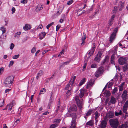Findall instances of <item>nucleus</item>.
<instances>
[{"label":"nucleus","mask_w":128,"mask_h":128,"mask_svg":"<svg viewBox=\"0 0 128 128\" xmlns=\"http://www.w3.org/2000/svg\"><path fill=\"white\" fill-rule=\"evenodd\" d=\"M103 68L102 66L99 67L95 73V76L96 77H98L102 73Z\"/></svg>","instance_id":"423d86ee"},{"label":"nucleus","mask_w":128,"mask_h":128,"mask_svg":"<svg viewBox=\"0 0 128 128\" xmlns=\"http://www.w3.org/2000/svg\"><path fill=\"white\" fill-rule=\"evenodd\" d=\"M114 9L113 10V12L114 13H116L117 11V7L116 6H115L114 7Z\"/></svg>","instance_id":"3c124183"},{"label":"nucleus","mask_w":128,"mask_h":128,"mask_svg":"<svg viewBox=\"0 0 128 128\" xmlns=\"http://www.w3.org/2000/svg\"><path fill=\"white\" fill-rule=\"evenodd\" d=\"M93 121L92 120H90L89 121L87 122L86 123V125L90 126H92L93 125Z\"/></svg>","instance_id":"cd10ccee"},{"label":"nucleus","mask_w":128,"mask_h":128,"mask_svg":"<svg viewBox=\"0 0 128 128\" xmlns=\"http://www.w3.org/2000/svg\"><path fill=\"white\" fill-rule=\"evenodd\" d=\"M119 91L120 92L124 90V87L120 86H119Z\"/></svg>","instance_id":"603ef678"},{"label":"nucleus","mask_w":128,"mask_h":128,"mask_svg":"<svg viewBox=\"0 0 128 128\" xmlns=\"http://www.w3.org/2000/svg\"><path fill=\"white\" fill-rule=\"evenodd\" d=\"M6 36L4 35H1L0 38V42H2V43L6 40Z\"/></svg>","instance_id":"393cba45"},{"label":"nucleus","mask_w":128,"mask_h":128,"mask_svg":"<svg viewBox=\"0 0 128 128\" xmlns=\"http://www.w3.org/2000/svg\"><path fill=\"white\" fill-rule=\"evenodd\" d=\"M36 48L35 47H33L31 50V52L32 53H34L36 51Z\"/></svg>","instance_id":"c03bdc74"},{"label":"nucleus","mask_w":128,"mask_h":128,"mask_svg":"<svg viewBox=\"0 0 128 128\" xmlns=\"http://www.w3.org/2000/svg\"><path fill=\"white\" fill-rule=\"evenodd\" d=\"M110 92L108 91H107L106 92V96H110Z\"/></svg>","instance_id":"6e6d98bb"},{"label":"nucleus","mask_w":128,"mask_h":128,"mask_svg":"<svg viewBox=\"0 0 128 128\" xmlns=\"http://www.w3.org/2000/svg\"><path fill=\"white\" fill-rule=\"evenodd\" d=\"M70 85H71V83L70 82H70H69L68 84L66 85L65 88V89L67 90H68Z\"/></svg>","instance_id":"e433bc0d"},{"label":"nucleus","mask_w":128,"mask_h":128,"mask_svg":"<svg viewBox=\"0 0 128 128\" xmlns=\"http://www.w3.org/2000/svg\"><path fill=\"white\" fill-rule=\"evenodd\" d=\"M113 84L112 82H109L108 86V88H110L112 86Z\"/></svg>","instance_id":"8fccbe9b"},{"label":"nucleus","mask_w":128,"mask_h":128,"mask_svg":"<svg viewBox=\"0 0 128 128\" xmlns=\"http://www.w3.org/2000/svg\"><path fill=\"white\" fill-rule=\"evenodd\" d=\"M0 30L2 31V34L4 33L6 31V28L4 26L0 28Z\"/></svg>","instance_id":"58836bf2"},{"label":"nucleus","mask_w":128,"mask_h":128,"mask_svg":"<svg viewBox=\"0 0 128 128\" xmlns=\"http://www.w3.org/2000/svg\"><path fill=\"white\" fill-rule=\"evenodd\" d=\"M76 78V77L74 76L71 79L69 82L70 83H71V86H73L74 85V80Z\"/></svg>","instance_id":"6ab92c4d"},{"label":"nucleus","mask_w":128,"mask_h":128,"mask_svg":"<svg viewBox=\"0 0 128 128\" xmlns=\"http://www.w3.org/2000/svg\"><path fill=\"white\" fill-rule=\"evenodd\" d=\"M14 64V62L12 60L10 62L9 66L10 67V66H12Z\"/></svg>","instance_id":"4d7b16f0"},{"label":"nucleus","mask_w":128,"mask_h":128,"mask_svg":"<svg viewBox=\"0 0 128 128\" xmlns=\"http://www.w3.org/2000/svg\"><path fill=\"white\" fill-rule=\"evenodd\" d=\"M15 11H16L15 8L14 7H12V14L14 13Z\"/></svg>","instance_id":"13d9d810"},{"label":"nucleus","mask_w":128,"mask_h":128,"mask_svg":"<svg viewBox=\"0 0 128 128\" xmlns=\"http://www.w3.org/2000/svg\"><path fill=\"white\" fill-rule=\"evenodd\" d=\"M92 47L90 50L88 51V54L90 56L92 55L94 52L96 48V45L95 43H93L92 45Z\"/></svg>","instance_id":"9b49d317"},{"label":"nucleus","mask_w":128,"mask_h":128,"mask_svg":"<svg viewBox=\"0 0 128 128\" xmlns=\"http://www.w3.org/2000/svg\"><path fill=\"white\" fill-rule=\"evenodd\" d=\"M81 11H80L78 12L77 13V14H78V16L80 15V14H84L86 12V11L85 10H84L83 11L81 12H80Z\"/></svg>","instance_id":"37998d69"},{"label":"nucleus","mask_w":128,"mask_h":128,"mask_svg":"<svg viewBox=\"0 0 128 128\" xmlns=\"http://www.w3.org/2000/svg\"><path fill=\"white\" fill-rule=\"evenodd\" d=\"M14 102V101H12V102H10L8 105L6 106V108L4 110L8 109V111L10 110H12V108L14 106L13 104Z\"/></svg>","instance_id":"4468645a"},{"label":"nucleus","mask_w":128,"mask_h":128,"mask_svg":"<svg viewBox=\"0 0 128 128\" xmlns=\"http://www.w3.org/2000/svg\"><path fill=\"white\" fill-rule=\"evenodd\" d=\"M114 21L110 19L109 20L108 23V26H111L113 24Z\"/></svg>","instance_id":"c9c22d12"},{"label":"nucleus","mask_w":128,"mask_h":128,"mask_svg":"<svg viewBox=\"0 0 128 128\" xmlns=\"http://www.w3.org/2000/svg\"><path fill=\"white\" fill-rule=\"evenodd\" d=\"M110 102L112 104H115L116 102V99L114 97L112 96L111 97Z\"/></svg>","instance_id":"dca6fc26"},{"label":"nucleus","mask_w":128,"mask_h":128,"mask_svg":"<svg viewBox=\"0 0 128 128\" xmlns=\"http://www.w3.org/2000/svg\"><path fill=\"white\" fill-rule=\"evenodd\" d=\"M71 94L72 92L71 90H68L66 94V99Z\"/></svg>","instance_id":"a878e982"},{"label":"nucleus","mask_w":128,"mask_h":128,"mask_svg":"<svg viewBox=\"0 0 128 128\" xmlns=\"http://www.w3.org/2000/svg\"><path fill=\"white\" fill-rule=\"evenodd\" d=\"M60 25H58L56 26V30L58 31L60 28Z\"/></svg>","instance_id":"052dcab7"},{"label":"nucleus","mask_w":128,"mask_h":128,"mask_svg":"<svg viewBox=\"0 0 128 128\" xmlns=\"http://www.w3.org/2000/svg\"><path fill=\"white\" fill-rule=\"evenodd\" d=\"M118 90V88L117 87H115L113 90L112 92V94H114L116 93V92Z\"/></svg>","instance_id":"a19ab883"},{"label":"nucleus","mask_w":128,"mask_h":128,"mask_svg":"<svg viewBox=\"0 0 128 128\" xmlns=\"http://www.w3.org/2000/svg\"><path fill=\"white\" fill-rule=\"evenodd\" d=\"M86 90L85 89L81 90L79 95L80 98H82L84 96V94L86 93Z\"/></svg>","instance_id":"2eb2a0df"},{"label":"nucleus","mask_w":128,"mask_h":128,"mask_svg":"<svg viewBox=\"0 0 128 128\" xmlns=\"http://www.w3.org/2000/svg\"><path fill=\"white\" fill-rule=\"evenodd\" d=\"M20 56L19 54L16 55L12 57V58L14 59H16L18 58Z\"/></svg>","instance_id":"a18cd8bd"},{"label":"nucleus","mask_w":128,"mask_h":128,"mask_svg":"<svg viewBox=\"0 0 128 128\" xmlns=\"http://www.w3.org/2000/svg\"><path fill=\"white\" fill-rule=\"evenodd\" d=\"M72 110L76 111L77 110V107L75 104L72 105L70 108Z\"/></svg>","instance_id":"b1692460"},{"label":"nucleus","mask_w":128,"mask_h":128,"mask_svg":"<svg viewBox=\"0 0 128 128\" xmlns=\"http://www.w3.org/2000/svg\"><path fill=\"white\" fill-rule=\"evenodd\" d=\"M128 108V101H127L125 103L123 107V112L126 114H127V112Z\"/></svg>","instance_id":"f8f14e48"},{"label":"nucleus","mask_w":128,"mask_h":128,"mask_svg":"<svg viewBox=\"0 0 128 128\" xmlns=\"http://www.w3.org/2000/svg\"><path fill=\"white\" fill-rule=\"evenodd\" d=\"M114 114L112 112H110L107 114V116L109 118H112L114 116Z\"/></svg>","instance_id":"5701e85b"},{"label":"nucleus","mask_w":128,"mask_h":128,"mask_svg":"<svg viewBox=\"0 0 128 128\" xmlns=\"http://www.w3.org/2000/svg\"><path fill=\"white\" fill-rule=\"evenodd\" d=\"M127 92L126 90H124L121 96L122 101L125 102L127 98Z\"/></svg>","instance_id":"0eeeda50"},{"label":"nucleus","mask_w":128,"mask_h":128,"mask_svg":"<svg viewBox=\"0 0 128 128\" xmlns=\"http://www.w3.org/2000/svg\"><path fill=\"white\" fill-rule=\"evenodd\" d=\"M94 111V110L93 109H90L88 111V112L84 115V117L86 119L87 118L88 116L91 115L92 113Z\"/></svg>","instance_id":"9d476101"},{"label":"nucleus","mask_w":128,"mask_h":128,"mask_svg":"<svg viewBox=\"0 0 128 128\" xmlns=\"http://www.w3.org/2000/svg\"><path fill=\"white\" fill-rule=\"evenodd\" d=\"M102 55V53L100 51H99L95 58L94 60L97 62L100 61Z\"/></svg>","instance_id":"ddd939ff"},{"label":"nucleus","mask_w":128,"mask_h":128,"mask_svg":"<svg viewBox=\"0 0 128 128\" xmlns=\"http://www.w3.org/2000/svg\"><path fill=\"white\" fill-rule=\"evenodd\" d=\"M118 62L120 64L123 65L125 64L126 62V58L122 57L118 60Z\"/></svg>","instance_id":"1a4fd4ad"},{"label":"nucleus","mask_w":128,"mask_h":128,"mask_svg":"<svg viewBox=\"0 0 128 128\" xmlns=\"http://www.w3.org/2000/svg\"><path fill=\"white\" fill-rule=\"evenodd\" d=\"M60 121L61 120L59 119H55L53 120V122L56 124H58V126Z\"/></svg>","instance_id":"4be33fe9"},{"label":"nucleus","mask_w":128,"mask_h":128,"mask_svg":"<svg viewBox=\"0 0 128 128\" xmlns=\"http://www.w3.org/2000/svg\"><path fill=\"white\" fill-rule=\"evenodd\" d=\"M70 60H69L66 62H62V66H64L65 65L68 64L70 62Z\"/></svg>","instance_id":"72a5a7b5"},{"label":"nucleus","mask_w":128,"mask_h":128,"mask_svg":"<svg viewBox=\"0 0 128 128\" xmlns=\"http://www.w3.org/2000/svg\"><path fill=\"white\" fill-rule=\"evenodd\" d=\"M21 34V32H18L15 34L14 36L15 37L19 38L20 37V35Z\"/></svg>","instance_id":"4c0bfd02"},{"label":"nucleus","mask_w":128,"mask_h":128,"mask_svg":"<svg viewBox=\"0 0 128 128\" xmlns=\"http://www.w3.org/2000/svg\"><path fill=\"white\" fill-rule=\"evenodd\" d=\"M115 54H113L111 56V59H114L115 58Z\"/></svg>","instance_id":"69168bd1"},{"label":"nucleus","mask_w":128,"mask_h":128,"mask_svg":"<svg viewBox=\"0 0 128 128\" xmlns=\"http://www.w3.org/2000/svg\"><path fill=\"white\" fill-rule=\"evenodd\" d=\"M43 26H42V24H40V25H39V26H38V27H37L36 29H41L42 28Z\"/></svg>","instance_id":"680f3d73"},{"label":"nucleus","mask_w":128,"mask_h":128,"mask_svg":"<svg viewBox=\"0 0 128 128\" xmlns=\"http://www.w3.org/2000/svg\"><path fill=\"white\" fill-rule=\"evenodd\" d=\"M97 67V66L96 64H92L91 66V68H96Z\"/></svg>","instance_id":"ea45409f"},{"label":"nucleus","mask_w":128,"mask_h":128,"mask_svg":"<svg viewBox=\"0 0 128 128\" xmlns=\"http://www.w3.org/2000/svg\"><path fill=\"white\" fill-rule=\"evenodd\" d=\"M46 35V33L44 32H42L39 34V38L40 40H42L43 38Z\"/></svg>","instance_id":"aec40b11"},{"label":"nucleus","mask_w":128,"mask_h":128,"mask_svg":"<svg viewBox=\"0 0 128 128\" xmlns=\"http://www.w3.org/2000/svg\"><path fill=\"white\" fill-rule=\"evenodd\" d=\"M95 116V119H97L99 116L98 113L97 111H96L94 113Z\"/></svg>","instance_id":"49530a36"},{"label":"nucleus","mask_w":128,"mask_h":128,"mask_svg":"<svg viewBox=\"0 0 128 128\" xmlns=\"http://www.w3.org/2000/svg\"><path fill=\"white\" fill-rule=\"evenodd\" d=\"M52 102L50 101L48 105L47 106V108L49 109L50 108V106L52 105Z\"/></svg>","instance_id":"09e8293b"},{"label":"nucleus","mask_w":128,"mask_h":128,"mask_svg":"<svg viewBox=\"0 0 128 128\" xmlns=\"http://www.w3.org/2000/svg\"><path fill=\"white\" fill-rule=\"evenodd\" d=\"M128 125L127 124H122L119 126V128H127Z\"/></svg>","instance_id":"7c9ffc66"},{"label":"nucleus","mask_w":128,"mask_h":128,"mask_svg":"<svg viewBox=\"0 0 128 128\" xmlns=\"http://www.w3.org/2000/svg\"><path fill=\"white\" fill-rule=\"evenodd\" d=\"M66 115L68 116H72V120L70 123V126L69 128H77L76 126V115L75 114H73V115H72L71 114H66Z\"/></svg>","instance_id":"f257e3e1"},{"label":"nucleus","mask_w":128,"mask_h":128,"mask_svg":"<svg viewBox=\"0 0 128 128\" xmlns=\"http://www.w3.org/2000/svg\"><path fill=\"white\" fill-rule=\"evenodd\" d=\"M86 79L84 78L82 79L79 83V86H81L82 85L84 84L86 82Z\"/></svg>","instance_id":"c756f323"},{"label":"nucleus","mask_w":128,"mask_h":128,"mask_svg":"<svg viewBox=\"0 0 128 128\" xmlns=\"http://www.w3.org/2000/svg\"><path fill=\"white\" fill-rule=\"evenodd\" d=\"M115 16V15H113L111 17V18L110 19L114 21V20Z\"/></svg>","instance_id":"bf43d9fd"},{"label":"nucleus","mask_w":128,"mask_h":128,"mask_svg":"<svg viewBox=\"0 0 128 128\" xmlns=\"http://www.w3.org/2000/svg\"><path fill=\"white\" fill-rule=\"evenodd\" d=\"M110 124L113 128H117L118 125V122L117 119H110L109 120Z\"/></svg>","instance_id":"7ed1b4c3"},{"label":"nucleus","mask_w":128,"mask_h":128,"mask_svg":"<svg viewBox=\"0 0 128 128\" xmlns=\"http://www.w3.org/2000/svg\"><path fill=\"white\" fill-rule=\"evenodd\" d=\"M107 122L105 120H102L100 125L99 126V128H105L106 126Z\"/></svg>","instance_id":"6e6552de"},{"label":"nucleus","mask_w":128,"mask_h":128,"mask_svg":"<svg viewBox=\"0 0 128 128\" xmlns=\"http://www.w3.org/2000/svg\"><path fill=\"white\" fill-rule=\"evenodd\" d=\"M93 84L92 82L91 81H90L88 82L86 86V88H88Z\"/></svg>","instance_id":"bb28decb"},{"label":"nucleus","mask_w":128,"mask_h":128,"mask_svg":"<svg viewBox=\"0 0 128 128\" xmlns=\"http://www.w3.org/2000/svg\"><path fill=\"white\" fill-rule=\"evenodd\" d=\"M74 98L76 101V103L78 107L80 109H81L82 108L83 105L82 101L80 100L79 99V97L78 96H76Z\"/></svg>","instance_id":"39448f33"},{"label":"nucleus","mask_w":128,"mask_h":128,"mask_svg":"<svg viewBox=\"0 0 128 128\" xmlns=\"http://www.w3.org/2000/svg\"><path fill=\"white\" fill-rule=\"evenodd\" d=\"M13 78L12 76H9L7 78L4 80V86L7 87L10 86L13 82Z\"/></svg>","instance_id":"f03ea898"},{"label":"nucleus","mask_w":128,"mask_h":128,"mask_svg":"<svg viewBox=\"0 0 128 128\" xmlns=\"http://www.w3.org/2000/svg\"><path fill=\"white\" fill-rule=\"evenodd\" d=\"M14 44L13 43H11V44L10 46V49L11 50H12L13 48L14 47Z\"/></svg>","instance_id":"864d4df0"},{"label":"nucleus","mask_w":128,"mask_h":128,"mask_svg":"<svg viewBox=\"0 0 128 128\" xmlns=\"http://www.w3.org/2000/svg\"><path fill=\"white\" fill-rule=\"evenodd\" d=\"M42 6L40 4H38L37 6L36 10L37 11H40V10H42Z\"/></svg>","instance_id":"c85d7f7f"},{"label":"nucleus","mask_w":128,"mask_h":128,"mask_svg":"<svg viewBox=\"0 0 128 128\" xmlns=\"http://www.w3.org/2000/svg\"><path fill=\"white\" fill-rule=\"evenodd\" d=\"M58 126V124H56L54 123V124H52L50 126L49 128H55Z\"/></svg>","instance_id":"2f4dec72"},{"label":"nucleus","mask_w":128,"mask_h":128,"mask_svg":"<svg viewBox=\"0 0 128 128\" xmlns=\"http://www.w3.org/2000/svg\"><path fill=\"white\" fill-rule=\"evenodd\" d=\"M11 90V89H6L5 91V92L6 93L9 91H10Z\"/></svg>","instance_id":"774afa93"},{"label":"nucleus","mask_w":128,"mask_h":128,"mask_svg":"<svg viewBox=\"0 0 128 128\" xmlns=\"http://www.w3.org/2000/svg\"><path fill=\"white\" fill-rule=\"evenodd\" d=\"M124 2L122 1H120V2L119 7L120 8L119 10L120 11L121 10L123 9L124 7Z\"/></svg>","instance_id":"a211bd4d"},{"label":"nucleus","mask_w":128,"mask_h":128,"mask_svg":"<svg viewBox=\"0 0 128 128\" xmlns=\"http://www.w3.org/2000/svg\"><path fill=\"white\" fill-rule=\"evenodd\" d=\"M54 24V22H52L51 23H50V24H48V25L46 26V28L48 29L52 25Z\"/></svg>","instance_id":"79ce46f5"},{"label":"nucleus","mask_w":128,"mask_h":128,"mask_svg":"<svg viewBox=\"0 0 128 128\" xmlns=\"http://www.w3.org/2000/svg\"><path fill=\"white\" fill-rule=\"evenodd\" d=\"M4 68L3 67L1 68H0V74H2L3 72Z\"/></svg>","instance_id":"5fc2aeb1"},{"label":"nucleus","mask_w":128,"mask_h":128,"mask_svg":"<svg viewBox=\"0 0 128 128\" xmlns=\"http://www.w3.org/2000/svg\"><path fill=\"white\" fill-rule=\"evenodd\" d=\"M122 114V111L121 110H120L119 112H115V114L116 116H118L120 115H121Z\"/></svg>","instance_id":"f704fd0d"},{"label":"nucleus","mask_w":128,"mask_h":128,"mask_svg":"<svg viewBox=\"0 0 128 128\" xmlns=\"http://www.w3.org/2000/svg\"><path fill=\"white\" fill-rule=\"evenodd\" d=\"M85 36L86 34H84L83 36L81 39V40L82 41H84V40L86 39Z\"/></svg>","instance_id":"de8ad7c7"},{"label":"nucleus","mask_w":128,"mask_h":128,"mask_svg":"<svg viewBox=\"0 0 128 128\" xmlns=\"http://www.w3.org/2000/svg\"><path fill=\"white\" fill-rule=\"evenodd\" d=\"M46 89L44 88H42L40 90L39 94L40 95V94H44V92H46Z\"/></svg>","instance_id":"473e14b6"},{"label":"nucleus","mask_w":128,"mask_h":128,"mask_svg":"<svg viewBox=\"0 0 128 128\" xmlns=\"http://www.w3.org/2000/svg\"><path fill=\"white\" fill-rule=\"evenodd\" d=\"M44 73V72L42 70H40L38 72V73L37 76L36 77V78L38 80L39 78Z\"/></svg>","instance_id":"f3484780"},{"label":"nucleus","mask_w":128,"mask_h":128,"mask_svg":"<svg viewBox=\"0 0 128 128\" xmlns=\"http://www.w3.org/2000/svg\"><path fill=\"white\" fill-rule=\"evenodd\" d=\"M31 28V26H30L28 24H26L25 26L23 27L24 30H30Z\"/></svg>","instance_id":"412c9836"},{"label":"nucleus","mask_w":128,"mask_h":128,"mask_svg":"<svg viewBox=\"0 0 128 128\" xmlns=\"http://www.w3.org/2000/svg\"><path fill=\"white\" fill-rule=\"evenodd\" d=\"M118 30V28H116L114 30V32L111 34L110 38V41L111 43H112L113 41L115 39Z\"/></svg>","instance_id":"20e7f679"},{"label":"nucleus","mask_w":128,"mask_h":128,"mask_svg":"<svg viewBox=\"0 0 128 128\" xmlns=\"http://www.w3.org/2000/svg\"><path fill=\"white\" fill-rule=\"evenodd\" d=\"M73 2V0H71L70 1H68L67 2V4L68 5H70Z\"/></svg>","instance_id":"e2e57ef3"},{"label":"nucleus","mask_w":128,"mask_h":128,"mask_svg":"<svg viewBox=\"0 0 128 128\" xmlns=\"http://www.w3.org/2000/svg\"><path fill=\"white\" fill-rule=\"evenodd\" d=\"M92 8H90L89 10H86V12L87 14H88L92 10Z\"/></svg>","instance_id":"0e129e2a"},{"label":"nucleus","mask_w":128,"mask_h":128,"mask_svg":"<svg viewBox=\"0 0 128 128\" xmlns=\"http://www.w3.org/2000/svg\"><path fill=\"white\" fill-rule=\"evenodd\" d=\"M28 0H21V2L23 4H26Z\"/></svg>","instance_id":"338daca9"}]
</instances>
